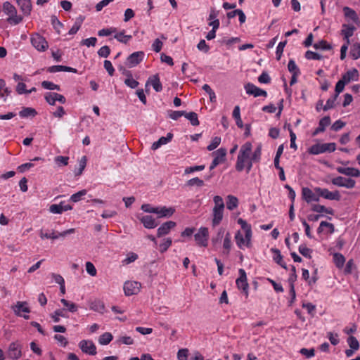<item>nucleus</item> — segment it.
Returning <instances> with one entry per match:
<instances>
[{"label": "nucleus", "instance_id": "f257e3e1", "mask_svg": "<svg viewBox=\"0 0 360 360\" xmlns=\"http://www.w3.org/2000/svg\"><path fill=\"white\" fill-rule=\"evenodd\" d=\"M237 221L241 226V229L237 231L234 236L238 248L240 250L251 248L252 237L251 225L241 218L238 219Z\"/></svg>", "mask_w": 360, "mask_h": 360}, {"label": "nucleus", "instance_id": "f03ea898", "mask_svg": "<svg viewBox=\"0 0 360 360\" xmlns=\"http://www.w3.org/2000/svg\"><path fill=\"white\" fill-rule=\"evenodd\" d=\"M252 145L250 142H246L241 146L236 163V170L241 172L246 168L247 172L250 171L252 167Z\"/></svg>", "mask_w": 360, "mask_h": 360}, {"label": "nucleus", "instance_id": "7ed1b4c3", "mask_svg": "<svg viewBox=\"0 0 360 360\" xmlns=\"http://www.w3.org/2000/svg\"><path fill=\"white\" fill-rule=\"evenodd\" d=\"M336 149L335 143H317L310 146L307 151L311 155H319L324 153H332Z\"/></svg>", "mask_w": 360, "mask_h": 360}, {"label": "nucleus", "instance_id": "20e7f679", "mask_svg": "<svg viewBox=\"0 0 360 360\" xmlns=\"http://www.w3.org/2000/svg\"><path fill=\"white\" fill-rule=\"evenodd\" d=\"M196 244L200 247H207L209 239V230L207 227H200L194 235Z\"/></svg>", "mask_w": 360, "mask_h": 360}, {"label": "nucleus", "instance_id": "39448f33", "mask_svg": "<svg viewBox=\"0 0 360 360\" xmlns=\"http://www.w3.org/2000/svg\"><path fill=\"white\" fill-rule=\"evenodd\" d=\"M31 43L39 51H45L49 48V44L46 39L38 33L32 35Z\"/></svg>", "mask_w": 360, "mask_h": 360}, {"label": "nucleus", "instance_id": "423d86ee", "mask_svg": "<svg viewBox=\"0 0 360 360\" xmlns=\"http://www.w3.org/2000/svg\"><path fill=\"white\" fill-rule=\"evenodd\" d=\"M82 352L89 355H96L97 353L96 347L94 342L90 340H82L78 345Z\"/></svg>", "mask_w": 360, "mask_h": 360}, {"label": "nucleus", "instance_id": "0eeeda50", "mask_svg": "<svg viewBox=\"0 0 360 360\" xmlns=\"http://www.w3.org/2000/svg\"><path fill=\"white\" fill-rule=\"evenodd\" d=\"M141 284L139 282L128 281L124 283L123 289L126 296L136 295L139 292Z\"/></svg>", "mask_w": 360, "mask_h": 360}, {"label": "nucleus", "instance_id": "6e6552de", "mask_svg": "<svg viewBox=\"0 0 360 360\" xmlns=\"http://www.w3.org/2000/svg\"><path fill=\"white\" fill-rule=\"evenodd\" d=\"M12 309L17 316H22L25 319H28L30 318L28 315L24 314H28L30 311L26 302H17Z\"/></svg>", "mask_w": 360, "mask_h": 360}, {"label": "nucleus", "instance_id": "1a4fd4ad", "mask_svg": "<svg viewBox=\"0 0 360 360\" xmlns=\"http://www.w3.org/2000/svg\"><path fill=\"white\" fill-rule=\"evenodd\" d=\"M8 356L12 359H18L22 356L21 345L18 342H13L9 345Z\"/></svg>", "mask_w": 360, "mask_h": 360}, {"label": "nucleus", "instance_id": "9d476101", "mask_svg": "<svg viewBox=\"0 0 360 360\" xmlns=\"http://www.w3.org/2000/svg\"><path fill=\"white\" fill-rule=\"evenodd\" d=\"M214 160L210 167V170L215 168L218 165L223 162L226 155V150L221 148L212 153Z\"/></svg>", "mask_w": 360, "mask_h": 360}, {"label": "nucleus", "instance_id": "9b49d317", "mask_svg": "<svg viewBox=\"0 0 360 360\" xmlns=\"http://www.w3.org/2000/svg\"><path fill=\"white\" fill-rule=\"evenodd\" d=\"M239 274L240 277L236 280V285L238 289L242 290L247 297L248 295V283L246 273L243 269H239Z\"/></svg>", "mask_w": 360, "mask_h": 360}, {"label": "nucleus", "instance_id": "f8f14e48", "mask_svg": "<svg viewBox=\"0 0 360 360\" xmlns=\"http://www.w3.org/2000/svg\"><path fill=\"white\" fill-rule=\"evenodd\" d=\"M332 183L338 186L352 188L355 186V181L352 179H346L342 176H338L332 180Z\"/></svg>", "mask_w": 360, "mask_h": 360}, {"label": "nucleus", "instance_id": "ddd939ff", "mask_svg": "<svg viewBox=\"0 0 360 360\" xmlns=\"http://www.w3.org/2000/svg\"><path fill=\"white\" fill-rule=\"evenodd\" d=\"M315 191L316 193L319 195V196H321L328 200H339L340 198V195L338 191L331 192L326 188H316Z\"/></svg>", "mask_w": 360, "mask_h": 360}, {"label": "nucleus", "instance_id": "4468645a", "mask_svg": "<svg viewBox=\"0 0 360 360\" xmlns=\"http://www.w3.org/2000/svg\"><path fill=\"white\" fill-rule=\"evenodd\" d=\"M245 89L248 94L253 95L255 97L266 96L267 94L264 90L259 89L253 84L248 83L245 85Z\"/></svg>", "mask_w": 360, "mask_h": 360}, {"label": "nucleus", "instance_id": "2eb2a0df", "mask_svg": "<svg viewBox=\"0 0 360 360\" xmlns=\"http://www.w3.org/2000/svg\"><path fill=\"white\" fill-rule=\"evenodd\" d=\"M148 86H152L156 92H160L162 89V86L158 75H153L148 78L146 83V91H148Z\"/></svg>", "mask_w": 360, "mask_h": 360}, {"label": "nucleus", "instance_id": "dca6fc26", "mask_svg": "<svg viewBox=\"0 0 360 360\" xmlns=\"http://www.w3.org/2000/svg\"><path fill=\"white\" fill-rule=\"evenodd\" d=\"M138 218L143 224V226L146 229H154L158 225V223L155 219L150 215L140 216L138 217Z\"/></svg>", "mask_w": 360, "mask_h": 360}, {"label": "nucleus", "instance_id": "f3484780", "mask_svg": "<svg viewBox=\"0 0 360 360\" xmlns=\"http://www.w3.org/2000/svg\"><path fill=\"white\" fill-rule=\"evenodd\" d=\"M144 53L143 51H137L131 53L127 58L128 65L130 68L137 65L141 61H142Z\"/></svg>", "mask_w": 360, "mask_h": 360}, {"label": "nucleus", "instance_id": "a211bd4d", "mask_svg": "<svg viewBox=\"0 0 360 360\" xmlns=\"http://www.w3.org/2000/svg\"><path fill=\"white\" fill-rule=\"evenodd\" d=\"M302 198L307 202H311L313 201H319V195L316 193H314L309 188H303L302 191Z\"/></svg>", "mask_w": 360, "mask_h": 360}, {"label": "nucleus", "instance_id": "6ab92c4d", "mask_svg": "<svg viewBox=\"0 0 360 360\" xmlns=\"http://www.w3.org/2000/svg\"><path fill=\"white\" fill-rule=\"evenodd\" d=\"M175 212V208L172 207L158 206L156 208V214L158 217H169Z\"/></svg>", "mask_w": 360, "mask_h": 360}, {"label": "nucleus", "instance_id": "aec40b11", "mask_svg": "<svg viewBox=\"0 0 360 360\" xmlns=\"http://www.w3.org/2000/svg\"><path fill=\"white\" fill-rule=\"evenodd\" d=\"M176 226V223L172 221H169L163 223L158 229V236L161 237L165 235H167L169 233L171 229H172Z\"/></svg>", "mask_w": 360, "mask_h": 360}, {"label": "nucleus", "instance_id": "412c9836", "mask_svg": "<svg viewBox=\"0 0 360 360\" xmlns=\"http://www.w3.org/2000/svg\"><path fill=\"white\" fill-rule=\"evenodd\" d=\"M359 74L358 70L355 68H352L342 75V79L346 84H348L352 81H357L359 79Z\"/></svg>", "mask_w": 360, "mask_h": 360}, {"label": "nucleus", "instance_id": "4be33fe9", "mask_svg": "<svg viewBox=\"0 0 360 360\" xmlns=\"http://www.w3.org/2000/svg\"><path fill=\"white\" fill-rule=\"evenodd\" d=\"M336 169L339 173L346 176L353 177H359L360 176V171L356 168L338 167Z\"/></svg>", "mask_w": 360, "mask_h": 360}, {"label": "nucleus", "instance_id": "5701e85b", "mask_svg": "<svg viewBox=\"0 0 360 360\" xmlns=\"http://www.w3.org/2000/svg\"><path fill=\"white\" fill-rule=\"evenodd\" d=\"M330 122L331 120L329 116H325L321 119L319 127L313 132V136H316L319 133L324 131L326 128L330 124Z\"/></svg>", "mask_w": 360, "mask_h": 360}, {"label": "nucleus", "instance_id": "b1692460", "mask_svg": "<svg viewBox=\"0 0 360 360\" xmlns=\"http://www.w3.org/2000/svg\"><path fill=\"white\" fill-rule=\"evenodd\" d=\"M224 210H219V209H212V226H218L223 219L224 217Z\"/></svg>", "mask_w": 360, "mask_h": 360}, {"label": "nucleus", "instance_id": "393cba45", "mask_svg": "<svg viewBox=\"0 0 360 360\" xmlns=\"http://www.w3.org/2000/svg\"><path fill=\"white\" fill-rule=\"evenodd\" d=\"M173 135L171 133H168L166 136H162L158 141L154 142L151 146L152 150H155L160 146L168 143L172 139Z\"/></svg>", "mask_w": 360, "mask_h": 360}, {"label": "nucleus", "instance_id": "a878e982", "mask_svg": "<svg viewBox=\"0 0 360 360\" xmlns=\"http://www.w3.org/2000/svg\"><path fill=\"white\" fill-rule=\"evenodd\" d=\"M222 245L224 249L223 253L228 255L232 247L231 236L229 231H227L225 234V237L223 239Z\"/></svg>", "mask_w": 360, "mask_h": 360}, {"label": "nucleus", "instance_id": "bb28decb", "mask_svg": "<svg viewBox=\"0 0 360 360\" xmlns=\"http://www.w3.org/2000/svg\"><path fill=\"white\" fill-rule=\"evenodd\" d=\"M18 6L25 15H29L32 10L30 0H16Z\"/></svg>", "mask_w": 360, "mask_h": 360}, {"label": "nucleus", "instance_id": "cd10ccee", "mask_svg": "<svg viewBox=\"0 0 360 360\" xmlns=\"http://www.w3.org/2000/svg\"><path fill=\"white\" fill-rule=\"evenodd\" d=\"M271 252L274 254L273 255V259L275 262H276L278 264H279L281 266H282L284 269H286V264L283 260V257L281 254V252L279 250L276 248H271Z\"/></svg>", "mask_w": 360, "mask_h": 360}, {"label": "nucleus", "instance_id": "c85d7f7f", "mask_svg": "<svg viewBox=\"0 0 360 360\" xmlns=\"http://www.w3.org/2000/svg\"><path fill=\"white\" fill-rule=\"evenodd\" d=\"M134 339L131 337L127 335H121L116 339L115 344L117 345H121L122 344L126 345H131L134 344Z\"/></svg>", "mask_w": 360, "mask_h": 360}, {"label": "nucleus", "instance_id": "c756f323", "mask_svg": "<svg viewBox=\"0 0 360 360\" xmlns=\"http://www.w3.org/2000/svg\"><path fill=\"white\" fill-rule=\"evenodd\" d=\"M227 231L226 230L221 227L217 230V235L212 238V243L213 245H216L218 243L221 242V240L224 238L225 234Z\"/></svg>", "mask_w": 360, "mask_h": 360}, {"label": "nucleus", "instance_id": "7c9ffc66", "mask_svg": "<svg viewBox=\"0 0 360 360\" xmlns=\"http://www.w3.org/2000/svg\"><path fill=\"white\" fill-rule=\"evenodd\" d=\"M112 335L109 332H105L99 336L98 341L101 345H107L112 340Z\"/></svg>", "mask_w": 360, "mask_h": 360}, {"label": "nucleus", "instance_id": "2f4dec72", "mask_svg": "<svg viewBox=\"0 0 360 360\" xmlns=\"http://www.w3.org/2000/svg\"><path fill=\"white\" fill-rule=\"evenodd\" d=\"M233 117L236 120V125L242 129L243 127V123L240 117V110L238 105L235 106L233 110Z\"/></svg>", "mask_w": 360, "mask_h": 360}, {"label": "nucleus", "instance_id": "473e14b6", "mask_svg": "<svg viewBox=\"0 0 360 360\" xmlns=\"http://www.w3.org/2000/svg\"><path fill=\"white\" fill-rule=\"evenodd\" d=\"M238 205V200L236 197L229 195L227 196L226 207L229 210H233Z\"/></svg>", "mask_w": 360, "mask_h": 360}, {"label": "nucleus", "instance_id": "72a5a7b5", "mask_svg": "<svg viewBox=\"0 0 360 360\" xmlns=\"http://www.w3.org/2000/svg\"><path fill=\"white\" fill-rule=\"evenodd\" d=\"M77 72V70L70 67L63 66V65H53L49 68V72Z\"/></svg>", "mask_w": 360, "mask_h": 360}, {"label": "nucleus", "instance_id": "f704fd0d", "mask_svg": "<svg viewBox=\"0 0 360 360\" xmlns=\"http://www.w3.org/2000/svg\"><path fill=\"white\" fill-rule=\"evenodd\" d=\"M3 11L8 17L17 13L15 7L8 1L4 3Z\"/></svg>", "mask_w": 360, "mask_h": 360}, {"label": "nucleus", "instance_id": "c9c22d12", "mask_svg": "<svg viewBox=\"0 0 360 360\" xmlns=\"http://www.w3.org/2000/svg\"><path fill=\"white\" fill-rule=\"evenodd\" d=\"M343 11L346 18H349L354 22H356L358 20L357 14L353 9L345 6L343 8Z\"/></svg>", "mask_w": 360, "mask_h": 360}, {"label": "nucleus", "instance_id": "e433bc0d", "mask_svg": "<svg viewBox=\"0 0 360 360\" xmlns=\"http://www.w3.org/2000/svg\"><path fill=\"white\" fill-rule=\"evenodd\" d=\"M83 20H84V18L82 16L80 15L79 17H78L76 19L72 27L69 30V34L72 35V34H76L77 32V31L79 30V28L81 27Z\"/></svg>", "mask_w": 360, "mask_h": 360}, {"label": "nucleus", "instance_id": "4c0bfd02", "mask_svg": "<svg viewBox=\"0 0 360 360\" xmlns=\"http://www.w3.org/2000/svg\"><path fill=\"white\" fill-rule=\"evenodd\" d=\"M354 27L353 26L344 25L342 30V34L344 35L347 44H349V38L353 35Z\"/></svg>", "mask_w": 360, "mask_h": 360}, {"label": "nucleus", "instance_id": "58836bf2", "mask_svg": "<svg viewBox=\"0 0 360 360\" xmlns=\"http://www.w3.org/2000/svg\"><path fill=\"white\" fill-rule=\"evenodd\" d=\"M19 115L21 117H34L37 115V111L32 108H24L20 111Z\"/></svg>", "mask_w": 360, "mask_h": 360}, {"label": "nucleus", "instance_id": "ea45409f", "mask_svg": "<svg viewBox=\"0 0 360 360\" xmlns=\"http://www.w3.org/2000/svg\"><path fill=\"white\" fill-rule=\"evenodd\" d=\"M184 116L186 119H188L192 125L198 126L199 124V121L198 118V115L194 112H186L184 113Z\"/></svg>", "mask_w": 360, "mask_h": 360}, {"label": "nucleus", "instance_id": "a19ab883", "mask_svg": "<svg viewBox=\"0 0 360 360\" xmlns=\"http://www.w3.org/2000/svg\"><path fill=\"white\" fill-rule=\"evenodd\" d=\"M333 261L338 268H342L345 264V259L342 254L335 253L333 255Z\"/></svg>", "mask_w": 360, "mask_h": 360}, {"label": "nucleus", "instance_id": "79ce46f5", "mask_svg": "<svg viewBox=\"0 0 360 360\" xmlns=\"http://www.w3.org/2000/svg\"><path fill=\"white\" fill-rule=\"evenodd\" d=\"M60 302L63 304V306L67 308V309L69 311L73 313V312H76L77 311L78 307L75 303L70 302L65 299H61Z\"/></svg>", "mask_w": 360, "mask_h": 360}, {"label": "nucleus", "instance_id": "37998d69", "mask_svg": "<svg viewBox=\"0 0 360 360\" xmlns=\"http://www.w3.org/2000/svg\"><path fill=\"white\" fill-rule=\"evenodd\" d=\"M351 56L353 59L356 60L360 58V44H354L351 48L350 50Z\"/></svg>", "mask_w": 360, "mask_h": 360}, {"label": "nucleus", "instance_id": "c03bdc74", "mask_svg": "<svg viewBox=\"0 0 360 360\" xmlns=\"http://www.w3.org/2000/svg\"><path fill=\"white\" fill-rule=\"evenodd\" d=\"M214 205L213 209L224 210V202L223 198L219 195H215L213 198Z\"/></svg>", "mask_w": 360, "mask_h": 360}, {"label": "nucleus", "instance_id": "a18cd8bd", "mask_svg": "<svg viewBox=\"0 0 360 360\" xmlns=\"http://www.w3.org/2000/svg\"><path fill=\"white\" fill-rule=\"evenodd\" d=\"M314 48L316 49H321V50H330L331 49V46L327 43L326 41L321 40L313 45Z\"/></svg>", "mask_w": 360, "mask_h": 360}, {"label": "nucleus", "instance_id": "49530a36", "mask_svg": "<svg viewBox=\"0 0 360 360\" xmlns=\"http://www.w3.org/2000/svg\"><path fill=\"white\" fill-rule=\"evenodd\" d=\"M39 236L41 239H58V236L56 234V233L54 231H52L50 233H44L42 229L39 231Z\"/></svg>", "mask_w": 360, "mask_h": 360}, {"label": "nucleus", "instance_id": "de8ad7c7", "mask_svg": "<svg viewBox=\"0 0 360 360\" xmlns=\"http://www.w3.org/2000/svg\"><path fill=\"white\" fill-rule=\"evenodd\" d=\"M288 69L292 75H300V69L293 60H290L288 64Z\"/></svg>", "mask_w": 360, "mask_h": 360}, {"label": "nucleus", "instance_id": "09e8293b", "mask_svg": "<svg viewBox=\"0 0 360 360\" xmlns=\"http://www.w3.org/2000/svg\"><path fill=\"white\" fill-rule=\"evenodd\" d=\"M86 194V191L85 189L79 191V192L72 194L70 196V200L73 202H77L80 201L82 198Z\"/></svg>", "mask_w": 360, "mask_h": 360}, {"label": "nucleus", "instance_id": "8fccbe9b", "mask_svg": "<svg viewBox=\"0 0 360 360\" xmlns=\"http://www.w3.org/2000/svg\"><path fill=\"white\" fill-rule=\"evenodd\" d=\"M114 37L120 42H122L124 44H127L129 41V40H130L131 39V35H125L124 34V32H119V33L116 34L114 36Z\"/></svg>", "mask_w": 360, "mask_h": 360}, {"label": "nucleus", "instance_id": "3c124183", "mask_svg": "<svg viewBox=\"0 0 360 360\" xmlns=\"http://www.w3.org/2000/svg\"><path fill=\"white\" fill-rule=\"evenodd\" d=\"M261 155H262V146H261V145H259L255 148V150H254L252 154L251 153L252 163L254 162H259L261 158Z\"/></svg>", "mask_w": 360, "mask_h": 360}, {"label": "nucleus", "instance_id": "603ef678", "mask_svg": "<svg viewBox=\"0 0 360 360\" xmlns=\"http://www.w3.org/2000/svg\"><path fill=\"white\" fill-rule=\"evenodd\" d=\"M138 259V255L134 252H129L127 255V257L124 259L122 260V264L124 265L129 264L135 262Z\"/></svg>", "mask_w": 360, "mask_h": 360}, {"label": "nucleus", "instance_id": "864d4df0", "mask_svg": "<svg viewBox=\"0 0 360 360\" xmlns=\"http://www.w3.org/2000/svg\"><path fill=\"white\" fill-rule=\"evenodd\" d=\"M41 86L43 88L49 90H57L60 91V88L58 85L55 84L54 83L49 81H44L41 82Z\"/></svg>", "mask_w": 360, "mask_h": 360}, {"label": "nucleus", "instance_id": "5fc2aeb1", "mask_svg": "<svg viewBox=\"0 0 360 360\" xmlns=\"http://www.w3.org/2000/svg\"><path fill=\"white\" fill-rule=\"evenodd\" d=\"M186 185L188 186H196L198 187H202L204 185V181L202 179H199L198 177H195L188 180L186 182Z\"/></svg>", "mask_w": 360, "mask_h": 360}, {"label": "nucleus", "instance_id": "6e6d98bb", "mask_svg": "<svg viewBox=\"0 0 360 360\" xmlns=\"http://www.w3.org/2000/svg\"><path fill=\"white\" fill-rule=\"evenodd\" d=\"M90 309L95 311L102 312L104 310V304L100 301H94L91 304Z\"/></svg>", "mask_w": 360, "mask_h": 360}, {"label": "nucleus", "instance_id": "4d7b16f0", "mask_svg": "<svg viewBox=\"0 0 360 360\" xmlns=\"http://www.w3.org/2000/svg\"><path fill=\"white\" fill-rule=\"evenodd\" d=\"M22 20V17L17 15V13H15L13 15H10L7 19L8 22H9L11 25H13L19 24Z\"/></svg>", "mask_w": 360, "mask_h": 360}, {"label": "nucleus", "instance_id": "13d9d810", "mask_svg": "<svg viewBox=\"0 0 360 360\" xmlns=\"http://www.w3.org/2000/svg\"><path fill=\"white\" fill-rule=\"evenodd\" d=\"M337 98L338 96L334 95L333 96L328 98L326 105L323 108V110L327 111L328 110L333 108L335 106V103L337 100Z\"/></svg>", "mask_w": 360, "mask_h": 360}, {"label": "nucleus", "instance_id": "bf43d9fd", "mask_svg": "<svg viewBox=\"0 0 360 360\" xmlns=\"http://www.w3.org/2000/svg\"><path fill=\"white\" fill-rule=\"evenodd\" d=\"M221 143V138L219 136H215L212 138L211 143L207 146V150L210 151H212L217 148L218 146Z\"/></svg>", "mask_w": 360, "mask_h": 360}, {"label": "nucleus", "instance_id": "052dcab7", "mask_svg": "<svg viewBox=\"0 0 360 360\" xmlns=\"http://www.w3.org/2000/svg\"><path fill=\"white\" fill-rule=\"evenodd\" d=\"M172 243V239L170 238L164 239L160 245V252H164L167 251V250L171 246Z\"/></svg>", "mask_w": 360, "mask_h": 360}, {"label": "nucleus", "instance_id": "680f3d73", "mask_svg": "<svg viewBox=\"0 0 360 360\" xmlns=\"http://www.w3.org/2000/svg\"><path fill=\"white\" fill-rule=\"evenodd\" d=\"M347 343L350 348L353 350H357L359 347V344L357 339L354 336H350L347 339Z\"/></svg>", "mask_w": 360, "mask_h": 360}, {"label": "nucleus", "instance_id": "e2e57ef3", "mask_svg": "<svg viewBox=\"0 0 360 360\" xmlns=\"http://www.w3.org/2000/svg\"><path fill=\"white\" fill-rule=\"evenodd\" d=\"M287 44V41H281L277 47H276V58L277 60H280L281 58V56L283 54V49H284V47Z\"/></svg>", "mask_w": 360, "mask_h": 360}, {"label": "nucleus", "instance_id": "0e129e2a", "mask_svg": "<svg viewBox=\"0 0 360 360\" xmlns=\"http://www.w3.org/2000/svg\"><path fill=\"white\" fill-rule=\"evenodd\" d=\"M85 266H86V271L90 276H95L96 275V274H97L96 269L91 262H87L86 263Z\"/></svg>", "mask_w": 360, "mask_h": 360}, {"label": "nucleus", "instance_id": "69168bd1", "mask_svg": "<svg viewBox=\"0 0 360 360\" xmlns=\"http://www.w3.org/2000/svg\"><path fill=\"white\" fill-rule=\"evenodd\" d=\"M54 94L53 92H47L44 95V98L49 105H54L56 102V98L53 96Z\"/></svg>", "mask_w": 360, "mask_h": 360}, {"label": "nucleus", "instance_id": "338daca9", "mask_svg": "<svg viewBox=\"0 0 360 360\" xmlns=\"http://www.w3.org/2000/svg\"><path fill=\"white\" fill-rule=\"evenodd\" d=\"M305 58L308 60H321L322 56L317 53L313 52L311 51H307L305 53Z\"/></svg>", "mask_w": 360, "mask_h": 360}, {"label": "nucleus", "instance_id": "774afa93", "mask_svg": "<svg viewBox=\"0 0 360 360\" xmlns=\"http://www.w3.org/2000/svg\"><path fill=\"white\" fill-rule=\"evenodd\" d=\"M188 356V349L184 348L180 349L177 352L178 360H187Z\"/></svg>", "mask_w": 360, "mask_h": 360}]
</instances>
